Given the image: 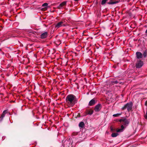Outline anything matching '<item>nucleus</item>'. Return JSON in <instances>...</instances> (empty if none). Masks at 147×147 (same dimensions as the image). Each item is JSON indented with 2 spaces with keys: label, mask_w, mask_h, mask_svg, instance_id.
Here are the masks:
<instances>
[{
  "label": "nucleus",
  "mask_w": 147,
  "mask_h": 147,
  "mask_svg": "<svg viewBox=\"0 0 147 147\" xmlns=\"http://www.w3.org/2000/svg\"><path fill=\"white\" fill-rule=\"evenodd\" d=\"M101 109V105L100 104H98L96 105L94 108V110L96 111H99Z\"/></svg>",
  "instance_id": "nucleus-5"
},
{
  "label": "nucleus",
  "mask_w": 147,
  "mask_h": 147,
  "mask_svg": "<svg viewBox=\"0 0 147 147\" xmlns=\"http://www.w3.org/2000/svg\"><path fill=\"white\" fill-rule=\"evenodd\" d=\"M110 129H111V131H113V129L112 127H111V128H110Z\"/></svg>",
  "instance_id": "nucleus-22"
},
{
  "label": "nucleus",
  "mask_w": 147,
  "mask_h": 147,
  "mask_svg": "<svg viewBox=\"0 0 147 147\" xmlns=\"http://www.w3.org/2000/svg\"><path fill=\"white\" fill-rule=\"evenodd\" d=\"M118 2L117 1H111L108 2V4H114L117 3Z\"/></svg>",
  "instance_id": "nucleus-15"
},
{
  "label": "nucleus",
  "mask_w": 147,
  "mask_h": 147,
  "mask_svg": "<svg viewBox=\"0 0 147 147\" xmlns=\"http://www.w3.org/2000/svg\"><path fill=\"white\" fill-rule=\"evenodd\" d=\"M48 33L47 32H45L42 34L41 35V38L42 39L45 38L47 36Z\"/></svg>",
  "instance_id": "nucleus-7"
},
{
  "label": "nucleus",
  "mask_w": 147,
  "mask_h": 147,
  "mask_svg": "<svg viewBox=\"0 0 147 147\" xmlns=\"http://www.w3.org/2000/svg\"><path fill=\"white\" fill-rule=\"evenodd\" d=\"M84 126V124L83 122H81L79 123V127H83Z\"/></svg>",
  "instance_id": "nucleus-13"
},
{
  "label": "nucleus",
  "mask_w": 147,
  "mask_h": 147,
  "mask_svg": "<svg viewBox=\"0 0 147 147\" xmlns=\"http://www.w3.org/2000/svg\"><path fill=\"white\" fill-rule=\"evenodd\" d=\"M121 114V113H117L116 114H115L113 115V117H118Z\"/></svg>",
  "instance_id": "nucleus-17"
},
{
  "label": "nucleus",
  "mask_w": 147,
  "mask_h": 147,
  "mask_svg": "<svg viewBox=\"0 0 147 147\" xmlns=\"http://www.w3.org/2000/svg\"><path fill=\"white\" fill-rule=\"evenodd\" d=\"M63 25V22H58L55 26V28H58L62 26Z\"/></svg>",
  "instance_id": "nucleus-6"
},
{
  "label": "nucleus",
  "mask_w": 147,
  "mask_h": 147,
  "mask_svg": "<svg viewBox=\"0 0 147 147\" xmlns=\"http://www.w3.org/2000/svg\"><path fill=\"white\" fill-rule=\"evenodd\" d=\"M93 113V111L91 109H90L89 110H87L86 111V114L84 116H86L87 115H92Z\"/></svg>",
  "instance_id": "nucleus-9"
},
{
  "label": "nucleus",
  "mask_w": 147,
  "mask_h": 147,
  "mask_svg": "<svg viewBox=\"0 0 147 147\" xmlns=\"http://www.w3.org/2000/svg\"><path fill=\"white\" fill-rule=\"evenodd\" d=\"M74 1H78L79 0H74Z\"/></svg>",
  "instance_id": "nucleus-24"
},
{
  "label": "nucleus",
  "mask_w": 147,
  "mask_h": 147,
  "mask_svg": "<svg viewBox=\"0 0 147 147\" xmlns=\"http://www.w3.org/2000/svg\"><path fill=\"white\" fill-rule=\"evenodd\" d=\"M146 32L147 33V29L146 30Z\"/></svg>",
  "instance_id": "nucleus-23"
},
{
  "label": "nucleus",
  "mask_w": 147,
  "mask_h": 147,
  "mask_svg": "<svg viewBox=\"0 0 147 147\" xmlns=\"http://www.w3.org/2000/svg\"><path fill=\"white\" fill-rule=\"evenodd\" d=\"M118 135V134L117 133H113L111 134V136L113 137H117Z\"/></svg>",
  "instance_id": "nucleus-14"
},
{
  "label": "nucleus",
  "mask_w": 147,
  "mask_h": 147,
  "mask_svg": "<svg viewBox=\"0 0 147 147\" xmlns=\"http://www.w3.org/2000/svg\"><path fill=\"white\" fill-rule=\"evenodd\" d=\"M133 103L132 102H130L129 103H128L125 105L122 108V110H124L125 109L127 108V110L128 111H129L131 110L132 109L133 106Z\"/></svg>",
  "instance_id": "nucleus-3"
},
{
  "label": "nucleus",
  "mask_w": 147,
  "mask_h": 147,
  "mask_svg": "<svg viewBox=\"0 0 147 147\" xmlns=\"http://www.w3.org/2000/svg\"><path fill=\"white\" fill-rule=\"evenodd\" d=\"M66 4V2L64 1L62 3L59 5L58 6V7L59 8H62Z\"/></svg>",
  "instance_id": "nucleus-10"
},
{
  "label": "nucleus",
  "mask_w": 147,
  "mask_h": 147,
  "mask_svg": "<svg viewBox=\"0 0 147 147\" xmlns=\"http://www.w3.org/2000/svg\"><path fill=\"white\" fill-rule=\"evenodd\" d=\"M7 110H5L4 111L1 115V117H0V118H1V119H2L5 117V115L7 113Z\"/></svg>",
  "instance_id": "nucleus-12"
},
{
  "label": "nucleus",
  "mask_w": 147,
  "mask_h": 147,
  "mask_svg": "<svg viewBox=\"0 0 147 147\" xmlns=\"http://www.w3.org/2000/svg\"><path fill=\"white\" fill-rule=\"evenodd\" d=\"M136 56L137 58L141 59L142 57V53L140 52H137L136 53Z\"/></svg>",
  "instance_id": "nucleus-8"
},
{
  "label": "nucleus",
  "mask_w": 147,
  "mask_h": 147,
  "mask_svg": "<svg viewBox=\"0 0 147 147\" xmlns=\"http://www.w3.org/2000/svg\"><path fill=\"white\" fill-rule=\"evenodd\" d=\"M66 102L69 106H73L76 103L75 96L72 94L68 95L66 98Z\"/></svg>",
  "instance_id": "nucleus-1"
},
{
  "label": "nucleus",
  "mask_w": 147,
  "mask_h": 147,
  "mask_svg": "<svg viewBox=\"0 0 147 147\" xmlns=\"http://www.w3.org/2000/svg\"><path fill=\"white\" fill-rule=\"evenodd\" d=\"M144 63L142 61L138 59L136 63V67L137 68H139L141 67L143 65Z\"/></svg>",
  "instance_id": "nucleus-4"
},
{
  "label": "nucleus",
  "mask_w": 147,
  "mask_h": 147,
  "mask_svg": "<svg viewBox=\"0 0 147 147\" xmlns=\"http://www.w3.org/2000/svg\"><path fill=\"white\" fill-rule=\"evenodd\" d=\"M48 3H45L43 4L42 5V6L43 7H46L48 5Z\"/></svg>",
  "instance_id": "nucleus-18"
},
{
  "label": "nucleus",
  "mask_w": 147,
  "mask_h": 147,
  "mask_svg": "<svg viewBox=\"0 0 147 147\" xmlns=\"http://www.w3.org/2000/svg\"><path fill=\"white\" fill-rule=\"evenodd\" d=\"M144 117L145 119H147V111H146V114L144 115Z\"/></svg>",
  "instance_id": "nucleus-19"
},
{
  "label": "nucleus",
  "mask_w": 147,
  "mask_h": 147,
  "mask_svg": "<svg viewBox=\"0 0 147 147\" xmlns=\"http://www.w3.org/2000/svg\"><path fill=\"white\" fill-rule=\"evenodd\" d=\"M145 105L146 106H147V101H146L145 103Z\"/></svg>",
  "instance_id": "nucleus-21"
},
{
  "label": "nucleus",
  "mask_w": 147,
  "mask_h": 147,
  "mask_svg": "<svg viewBox=\"0 0 147 147\" xmlns=\"http://www.w3.org/2000/svg\"><path fill=\"white\" fill-rule=\"evenodd\" d=\"M107 0H102L101 1V4L102 5H104L105 4Z\"/></svg>",
  "instance_id": "nucleus-16"
},
{
  "label": "nucleus",
  "mask_w": 147,
  "mask_h": 147,
  "mask_svg": "<svg viewBox=\"0 0 147 147\" xmlns=\"http://www.w3.org/2000/svg\"><path fill=\"white\" fill-rule=\"evenodd\" d=\"M119 121L122 125L121 126V128L117 130V132H122L123 129L128 125L129 122V120L125 118L120 119Z\"/></svg>",
  "instance_id": "nucleus-2"
},
{
  "label": "nucleus",
  "mask_w": 147,
  "mask_h": 147,
  "mask_svg": "<svg viewBox=\"0 0 147 147\" xmlns=\"http://www.w3.org/2000/svg\"><path fill=\"white\" fill-rule=\"evenodd\" d=\"M95 104V101L94 99H92L89 102L88 105L89 106H91Z\"/></svg>",
  "instance_id": "nucleus-11"
},
{
  "label": "nucleus",
  "mask_w": 147,
  "mask_h": 147,
  "mask_svg": "<svg viewBox=\"0 0 147 147\" xmlns=\"http://www.w3.org/2000/svg\"><path fill=\"white\" fill-rule=\"evenodd\" d=\"M143 56H144V57H145L146 55V52H144L143 54Z\"/></svg>",
  "instance_id": "nucleus-20"
}]
</instances>
